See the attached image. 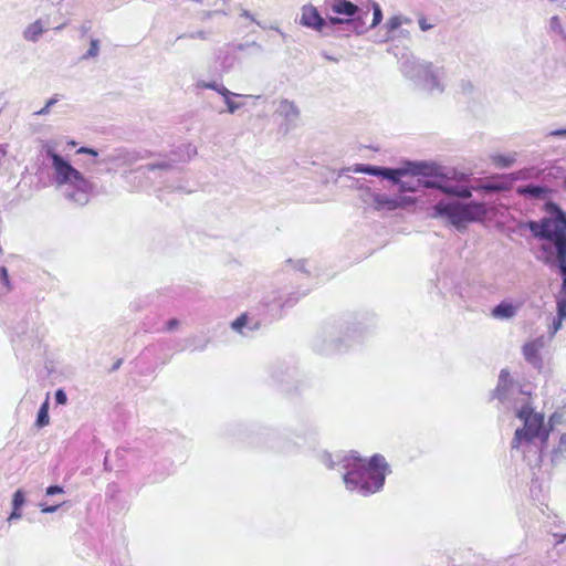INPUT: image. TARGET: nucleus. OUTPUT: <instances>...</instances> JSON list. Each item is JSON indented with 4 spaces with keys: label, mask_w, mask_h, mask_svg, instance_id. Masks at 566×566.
<instances>
[{
    "label": "nucleus",
    "mask_w": 566,
    "mask_h": 566,
    "mask_svg": "<svg viewBox=\"0 0 566 566\" xmlns=\"http://www.w3.org/2000/svg\"><path fill=\"white\" fill-rule=\"evenodd\" d=\"M565 319L566 318H560V316H558V315L553 319V323H552V325L549 326V329H548V333H549L551 337H553L562 328L563 322Z\"/></svg>",
    "instance_id": "33"
},
{
    "label": "nucleus",
    "mask_w": 566,
    "mask_h": 566,
    "mask_svg": "<svg viewBox=\"0 0 566 566\" xmlns=\"http://www.w3.org/2000/svg\"><path fill=\"white\" fill-rule=\"evenodd\" d=\"M398 208H402V201L400 199H394V197L382 193H377V197L374 198V205L371 206V209L375 211H392Z\"/></svg>",
    "instance_id": "12"
},
{
    "label": "nucleus",
    "mask_w": 566,
    "mask_h": 566,
    "mask_svg": "<svg viewBox=\"0 0 566 566\" xmlns=\"http://www.w3.org/2000/svg\"><path fill=\"white\" fill-rule=\"evenodd\" d=\"M77 153L80 154H88V155H92V156H97V151L92 149V148H87V147H82L77 150Z\"/></svg>",
    "instance_id": "41"
},
{
    "label": "nucleus",
    "mask_w": 566,
    "mask_h": 566,
    "mask_svg": "<svg viewBox=\"0 0 566 566\" xmlns=\"http://www.w3.org/2000/svg\"><path fill=\"white\" fill-rule=\"evenodd\" d=\"M21 516H22L21 509H13L12 513L8 517V522H12L14 520H19V518H21Z\"/></svg>",
    "instance_id": "38"
},
{
    "label": "nucleus",
    "mask_w": 566,
    "mask_h": 566,
    "mask_svg": "<svg viewBox=\"0 0 566 566\" xmlns=\"http://www.w3.org/2000/svg\"><path fill=\"white\" fill-rule=\"evenodd\" d=\"M59 507H60V505H59V504H57V505H52V506H44V505H42V504H41V511H42L43 513H53V512H55Z\"/></svg>",
    "instance_id": "40"
},
{
    "label": "nucleus",
    "mask_w": 566,
    "mask_h": 566,
    "mask_svg": "<svg viewBox=\"0 0 566 566\" xmlns=\"http://www.w3.org/2000/svg\"><path fill=\"white\" fill-rule=\"evenodd\" d=\"M55 401L59 405H65L66 403L67 397H66V394L64 392L63 389L56 390V392H55Z\"/></svg>",
    "instance_id": "35"
},
{
    "label": "nucleus",
    "mask_w": 566,
    "mask_h": 566,
    "mask_svg": "<svg viewBox=\"0 0 566 566\" xmlns=\"http://www.w3.org/2000/svg\"><path fill=\"white\" fill-rule=\"evenodd\" d=\"M196 88L198 90H202V88H208V90H213L216 91L218 94H220L221 92V88L224 87V85L216 82V81H212V82H207V81H203V80H199L196 82L195 84Z\"/></svg>",
    "instance_id": "22"
},
{
    "label": "nucleus",
    "mask_w": 566,
    "mask_h": 566,
    "mask_svg": "<svg viewBox=\"0 0 566 566\" xmlns=\"http://www.w3.org/2000/svg\"><path fill=\"white\" fill-rule=\"evenodd\" d=\"M63 489L59 485H51L46 489V495H54L57 493H62Z\"/></svg>",
    "instance_id": "37"
},
{
    "label": "nucleus",
    "mask_w": 566,
    "mask_h": 566,
    "mask_svg": "<svg viewBox=\"0 0 566 566\" xmlns=\"http://www.w3.org/2000/svg\"><path fill=\"white\" fill-rule=\"evenodd\" d=\"M44 151L52 160L54 181L57 187L62 189L64 197L77 206L86 205L90 201L92 192L91 182L67 160L59 155L52 146L45 145Z\"/></svg>",
    "instance_id": "4"
},
{
    "label": "nucleus",
    "mask_w": 566,
    "mask_h": 566,
    "mask_svg": "<svg viewBox=\"0 0 566 566\" xmlns=\"http://www.w3.org/2000/svg\"><path fill=\"white\" fill-rule=\"evenodd\" d=\"M325 4L333 13L340 15L328 19L332 25L348 23L352 21L350 18L360 12L359 7L355 4V0H325Z\"/></svg>",
    "instance_id": "8"
},
{
    "label": "nucleus",
    "mask_w": 566,
    "mask_h": 566,
    "mask_svg": "<svg viewBox=\"0 0 566 566\" xmlns=\"http://www.w3.org/2000/svg\"><path fill=\"white\" fill-rule=\"evenodd\" d=\"M59 101H60V95L54 94L52 97H50L45 102V105L40 111L34 113V115H36V116L48 115L51 111V107L54 106Z\"/></svg>",
    "instance_id": "23"
},
{
    "label": "nucleus",
    "mask_w": 566,
    "mask_h": 566,
    "mask_svg": "<svg viewBox=\"0 0 566 566\" xmlns=\"http://www.w3.org/2000/svg\"><path fill=\"white\" fill-rule=\"evenodd\" d=\"M304 265H305L304 260H298V261L295 263V266H296V268H297V270H300V271H303V270H304Z\"/></svg>",
    "instance_id": "48"
},
{
    "label": "nucleus",
    "mask_w": 566,
    "mask_h": 566,
    "mask_svg": "<svg viewBox=\"0 0 566 566\" xmlns=\"http://www.w3.org/2000/svg\"><path fill=\"white\" fill-rule=\"evenodd\" d=\"M172 166H171V164L169 161H160V163H157V164H149L147 166L140 167L138 169V171H153L155 169L168 170Z\"/></svg>",
    "instance_id": "25"
},
{
    "label": "nucleus",
    "mask_w": 566,
    "mask_h": 566,
    "mask_svg": "<svg viewBox=\"0 0 566 566\" xmlns=\"http://www.w3.org/2000/svg\"><path fill=\"white\" fill-rule=\"evenodd\" d=\"M551 261H552V253H549V255H547L545 259L546 263H551Z\"/></svg>",
    "instance_id": "49"
},
{
    "label": "nucleus",
    "mask_w": 566,
    "mask_h": 566,
    "mask_svg": "<svg viewBox=\"0 0 566 566\" xmlns=\"http://www.w3.org/2000/svg\"><path fill=\"white\" fill-rule=\"evenodd\" d=\"M0 282L3 285L6 293L11 291V284H10V280H9L8 270L4 266L0 268Z\"/></svg>",
    "instance_id": "32"
},
{
    "label": "nucleus",
    "mask_w": 566,
    "mask_h": 566,
    "mask_svg": "<svg viewBox=\"0 0 566 566\" xmlns=\"http://www.w3.org/2000/svg\"><path fill=\"white\" fill-rule=\"evenodd\" d=\"M394 199H400L402 201V207L413 203V199L410 197H394Z\"/></svg>",
    "instance_id": "44"
},
{
    "label": "nucleus",
    "mask_w": 566,
    "mask_h": 566,
    "mask_svg": "<svg viewBox=\"0 0 566 566\" xmlns=\"http://www.w3.org/2000/svg\"><path fill=\"white\" fill-rule=\"evenodd\" d=\"M547 217L541 221H528L525 226L534 237L549 241L554 247L566 243V214L554 203L546 205Z\"/></svg>",
    "instance_id": "6"
},
{
    "label": "nucleus",
    "mask_w": 566,
    "mask_h": 566,
    "mask_svg": "<svg viewBox=\"0 0 566 566\" xmlns=\"http://www.w3.org/2000/svg\"><path fill=\"white\" fill-rule=\"evenodd\" d=\"M324 56H325L326 59L331 60V61H334V62H336V61H337L336 59L332 57V55H324Z\"/></svg>",
    "instance_id": "50"
},
{
    "label": "nucleus",
    "mask_w": 566,
    "mask_h": 566,
    "mask_svg": "<svg viewBox=\"0 0 566 566\" xmlns=\"http://www.w3.org/2000/svg\"><path fill=\"white\" fill-rule=\"evenodd\" d=\"M50 422V417H49V402L45 401L42 403V406L40 407L39 409V412H38V418H36V426L39 428H42V427H45L48 426Z\"/></svg>",
    "instance_id": "20"
},
{
    "label": "nucleus",
    "mask_w": 566,
    "mask_h": 566,
    "mask_svg": "<svg viewBox=\"0 0 566 566\" xmlns=\"http://www.w3.org/2000/svg\"><path fill=\"white\" fill-rule=\"evenodd\" d=\"M191 38H199V39L206 40L207 35H206V32L199 31L196 34H192Z\"/></svg>",
    "instance_id": "47"
},
{
    "label": "nucleus",
    "mask_w": 566,
    "mask_h": 566,
    "mask_svg": "<svg viewBox=\"0 0 566 566\" xmlns=\"http://www.w3.org/2000/svg\"><path fill=\"white\" fill-rule=\"evenodd\" d=\"M547 136H549V137H563V138H566V128H559V129L551 130L549 133H547Z\"/></svg>",
    "instance_id": "36"
},
{
    "label": "nucleus",
    "mask_w": 566,
    "mask_h": 566,
    "mask_svg": "<svg viewBox=\"0 0 566 566\" xmlns=\"http://www.w3.org/2000/svg\"><path fill=\"white\" fill-rule=\"evenodd\" d=\"M25 502V495L22 490H18L14 492L12 497V507L21 509Z\"/></svg>",
    "instance_id": "29"
},
{
    "label": "nucleus",
    "mask_w": 566,
    "mask_h": 566,
    "mask_svg": "<svg viewBox=\"0 0 566 566\" xmlns=\"http://www.w3.org/2000/svg\"><path fill=\"white\" fill-rule=\"evenodd\" d=\"M518 311V305L503 301L492 310V316L497 319H511Z\"/></svg>",
    "instance_id": "14"
},
{
    "label": "nucleus",
    "mask_w": 566,
    "mask_h": 566,
    "mask_svg": "<svg viewBox=\"0 0 566 566\" xmlns=\"http://www.w3.org/2000/svg\"><path fill=\"white\" fill-rule=\"evenodd\" d=\"M217 12H218V11H203V12L201 13V20H203V21H205V20H208V19L212 18L213 15H216V14H217Z\"/></svg>",
    "instance_id": "43"
},
{
    "label": "nucleus",
    "mask_w": 566,
    "mask_h": 566,
    "mask_svg": "<svg viewBox=\"0 0 566 566\" xmlns=\"http://www.w3.org/2000/svg\"><path fill=\"white\" fill-rule=\"evenodd\" d=\"M186 149H187L188 158H190L191 156L196 155V153H197L196 148L192 147L191 145H188L186 147Z\"/></svg>",
    "instance_id": "45"
},
{
    "label": "nucleus",
    "mask_w": 566,
    "mask_h": 566,
    "mask_svg": "<svg viewBox=\"0 0 566 566\" xmlns=\"http://www.w3.org/2000/svg\"><path fill=\"white\" fill-rule=\"evenodd\" d=\"M248 324V316L245 314H242L240 317H238L235 321L232 322L231 326L232 328L242 334V335H245V333L243 332V327H245Z\"/></svg>",
    "instance_id": "27"
},
{
    "label": "nucleus",
    "mask_w": 566,
    "mask_h": 566,
    "mask_svg": "<svg viewBox=\"0 0 566 566\" xmlns=\"http://www.w3.org/2000/svg\"><path fill=\"white\" fill-rule=\"evenodd\" d=\"M544 345L545 343L543 337H537L531 342H527L522 348L525 360L534 367H539L542 364L539 352Z\"/></svg>",
    "instance_id": "10"
},
{
    "label": "nucleus",
    "mask_w": 566,
    "mask_h": 566,
    "mask_svg": "<svg viewBox=\"0 0 566 566\" xmlns=\"http://www.w3.org/2000/svg\"><path fill=\"white\" fill-rule=\"evenodd\" d=\"M241 17L250 19L251 21H255L253 15L249 11H247V10H242Z\"/></svg>",
    "instance_id": "46"
},
{
    "label": "nucleus",
    "mask_w": 566,
    "mask_h": 566,
    "mask_svg": "<svg viewBox=\"0 0 566 566\" xmlns=\"http://www.w3.org/2000/svg\"><path fill=\"white\" fill-rule=\"evenodd\" d=\"M516 192L530 200L545 201L549 198L551 190L538 185L518 186Z\"/></svg>",
    "instance_id": "11"
},
{
    "label": "nucleus",
    "mask_w": 566,
    "mask_h": 566,
    "mask_svg": "<svg viewBox=\"0 0 566 566\" xmlns=\"http://www.w3.org/2000/svg\"><path fill=\"white\" fill-rule=\"evenodd\" d=\"M494 396L506 407L515 411L516 417L523 421L524 427L516 429L512 440V449L523 453L539 450V444L547 441L548 431L544 427V416L534 412L531 394L514 384L506 369L499 375V382Z\"/></svg>",
    "instance_id": "1"
},
{
    "label": "nucleus",
    "mask_w": 566,
    "mask_h": 566,
    "mask_svg": "<svg viewBox=\"0 0 566 566\" xmlns=\"http://www.w3.org/2000/svg\"><path fill=\"white\" fill-rule=\"evenodd\" d=\"M378 192H374L370 190V188L365 189L360 195V200L364 205L371 208L374 205V198L377 197Z\"/></svg>",
    "instance_id": "28"
},
{
    "label": "nucleus",
    "mask_w": 566,
    "mask_h": 566,
    "mask_svg": "<svg viewBox=\"0 0 566 566\" xmlns=\"http://www.w3.org/2000/svg\"><path fill=\"white\" fill-rule=\"evenodd\" d=\"M517 154H495L491 156L492 164L497 168H510L516 161Z\"/></svg>",
    "instance_id": "16"
},
{
    "label": "nucleus",
    "mask_w": 566,
    "mask_h": 566,
    "mask_svg": "<svg viewBox=\"0 0 566 566\" xmlns=\"http://www.w3.org/2000/svg\"><path fill=\"white\" fill-rule=\"evenodd\" d=\"M433 170V167L426 163L415 164L411 169V176L407 179H401V177L407 174L406 169H392L365 164H356L354 166L342 169L340 174L356 172L384 177L398 185L400 192H418L426 188H437L443 193L454 197L464 199L471 197L472 193L469 188L461 185H453L450 180L436 176Z\"/></svg>",
    "instance_id": "2"
},
{
    "label": "nucleus",
    "mask_w": 566,
    "mask_h": 566,
    "mask_svg": "<svg viewBox=\"0 0 566 566\" xmlns=\"http://www.w3.org/2000/svg\"><path fill=\"white\" fill-rule=\"evenodd\" d=\"M403 74L431 94H441L446 90V71L430 61L412 59L402 65Z\"/></svg>",
    "instance_id": "5"
},
{
    "label": "nucleus",
    "mask_w": 566,
    "mask_h": 566,
    "mask_svg": "<svg viewBox=\"0 0 566 566\" xmlns=\"http://www.w3.org/2000/svg\"><path fill=\"white\" fill-rule=\"evenodd\" d=\"M44 28L41 21H35L31 23L24 31V39L31 42H36L39 38L43 34Z\"/></svg>",
    "instance_id": "18"
},
{
    "label": "nucleus",
    "mask_w": 566,
    "mask_h": 566,
    "mask_svg": "<svg viewBox=\"0 0 566 566\" xmlns=\"http://www.w3.org/2000/svg\"><path fill=\"white\" fill-rule=\"evenodd\" d=\"M549 28L556 34H559V35L564 34V29L562 27V22H560V20H559V18L557 15H554V17L551 18V20H549Z\"/></svg>",
    "instance_id": "31"
},
{
    "label": "nucleus",
    "mask_w": 566,
    "mask_h": 566,
    "mask_svg": "<svg viewBox=\"0 0 566 566\" xmlns=\"http://www.w3.org/2000/svg\"><path fill=\"white\" fill-rule=\"evenodd\" d=\"M116 160H123L124 164L132 165L138 160V156L135 153H119L117 156L113 157Z\"/></svg>",
    "instance_id": "26"
},
{
    "label": "nucleus",
    "mask_w": 566,
    "mask_h": 566,
    "mask_svg": "<svg viewBox=\"0 0 566 566\" xmlns=\"http://www.w3.org/2000/svg\"><path fill=\"white\" fill-rule=\"evenodd\" d=\"M485 213L483 203L439 202L433 207L432 217L447 219L451 224L460 228L468 222L482 219Z\"/></svg>",
    "instance_id": "7"
},
{
    "label": "nucleus",
    "mask_w": 566,
    "mask_h": 566,
    "mask_svg": "<svg viewBox=\"0 0 566 566\" xmlns=\"http://www.w3.org/2000/svg\"><path fill=\"white\" fill-rule=\"evenodd\" d=\"M409 22H410L409 18H406L402 15H394V17L389 18L386 25L389 31H395L403 23H409Z\"/></svg>",
    "instance_id": "21"
},
{
    "label": "nucleus",
    "mask_w": 566,
    "mask_h": 566,
    "mask_svg": "<svg viewBox=\"0 0 566 566\" xmlns=\"http://www.w3.org/2000/svg\"><path fill=\"white\" fill-rule=\"evenodd\" d=\"M382 20V12L378 3L373 4V22L370 28L377 27Z\"/></svg>",
    "instance_id": "30"
},
{
    "label": "nucleus",
    "mask_w": 566,
    "mask_h": 566,
    "mask_svg": "<svg viewBox=\"0 0 566 566\" xmlns=\"http://www.w3.org/2000/svg\"><path fill=\"white\" fill-rule=\"evenodd\" d=\"M324 463L329 468L344 471L343 480L348 491H355L361 495L378 492L389 472L384 457L376 454L366 461L355 454L344 455L334 462L329 454L323 457Z\"/></svg>",
    "instance_id": "3"
},
{
    "label": "nucleus",
    "mask_w": 566,
    "mask_h": 566,
    "mask_svg": "<svg viewBox=\"0 0 566 566\" xmlns=\"http://www.w3.org/2000/svg\"><path fill=\"white\" fill-rule=\"evenodd\" d=\"M566 460V432L559 437L557 447L553 451L552 461L558 463Z\"/></svg>",
    "instance_id": "19"
},
{
    "label": "nucleus",
    "mask_w": 566,
    "mask_h": 566,
    "mask_svg": "<svg viewBox=\"0 0 566 566\" xmlns=\"http://www.w3.org/2000/svg\"><path fill=\"white\" fill-rule=\"evenodd\" d=\"M300 24L315 31L323 32L329 22L322 18L314 6L305 4L301 10Z\"/></svg>",
    "instance_id": "9"
},
{
    "label": "nucleus",
    "mask_w": 566,
    "mask_h": 566,
    "mask_svg": "<svg viewBox=\"0 0 566 566\" xmlns=\"http://www.w3.org/2000/svg\"><path fill=\"white\" fill-rule=\"evenodd\" d=\"M276 113L289 123L295 122L300 115L297 106L289 99L280 102Z\"/></svg>",
    "instance_id": "13"
},
{
    "label": "nucleus",
    "mask_w": 566,
    "mask_h": 566,
    "mask_svg": "<svg viewBox=\"0 0 566 566\" xmlns=\"http://www.w3.org/2000/svg\"><path fill=\"white\" fill-rule=\"evenodd\" d=\"M99 53V41L97 39H92L90 43V49L87 52L82 56L83 60H88L96 57Z\"/></svg>",
    "instance_id": "24"
},
{
    "label": "nucleus",
    "mask_w": 566,
    "mask_h": 566,
    "mask_svg": "<svg viewBox=\"0 0 566 566\" xmlns=\"http://www.w3.org/2000/svg\"><path fill=\"white\" fill-rule=\"evenodd\" d=\"M557 265L563 276V283L566 284V243L560 242L555 247Z\"/></svg>",
    "instance_id": "17"
},
{
    "label": "nucleus",
    "mask_w": 566,
    "mask_h": 566,
    "mask_svg": "<svg viewBox=\"0 0 566 566\" xmlns=\"http://www.w3.org/2000/svg\"><path fill=\"white\" fill-rule=\"evenodd\" d=\"M418 24L420 30L423 32L431 30L436 25L434 22H430L426 17H420Z\"/></svg>",
    "instance_id": "34"
},
{
    "label": "nucleus",
    "mask_w": 566,
    "mask_h": 566,
    "mask_svg": "<svg viewBox=\"0 0 566 566\" xmlns=\"http://www.w3.org/2000/svg\"><path fill=\"white\" fill-rule=\"evenodd\" d=\"M220 95L223 97L224 104L227 105V112L229 114H234L238 109L242 107V104L235 102L233 98L241 96L238 93L231 92L226 86L221 88Z\"/></svg>",
    "instance_id": "15"
},
{
    "label": "nucleus",
    "mask_w": 566,
    "mask_h": 566,
    "mask_svg": "<svg viewBox=\"0 0 566 566\" xmlns=\"http://www.w3.org/2000/svg\"><path fill=\"white\" fill-rule=\"evenodd\" d=\"M179 325V321L177 318H171L167 322L166 329L171 332Z\"/></svg>",
    "instance_id": "39"
},
{
    "label": "nucleus",
    "mask_w": 566,
    "mask_h": 566,
    "mask_svg": "<svg viewBox=\"0 0 566 566\" xmlns=\"http://www.w3.org/2000/svg\"><path fill=\"white\" fill-rule=\"evenodd\" d=\"M77 153L80 154H88V155H92V156H97V151L92 149V148H87V147H82L77 150Z\"/></svg>",
    "instance_id": "42"
},
{
    "label": "nucleus",
    "mask_w": 566,
    "mask_h": 566,
    "mask_svg": "<svg viewBox=\"0 0 566 566\" xmlns=\"http://www.w3.org/2000/svg\"><path fill=\"white\" fill-rule=\"evenodd\" d=\"M217 14H227L226 11H222V10H217Z\"/></svg>",
    "instance_id": "51"
}]
</instances>
